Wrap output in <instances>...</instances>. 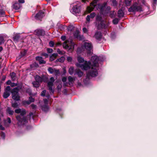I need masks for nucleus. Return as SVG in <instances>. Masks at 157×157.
Wrapping results in <instances>:
<instances>
[{
    "label": "nucleus",
    "instance_id": "nucleus-1",
    "mask_svg": "<svg viewBox=\"0 0 157 157\" xmlns=\"http://www.w3.org/2000/svg\"><path fill=\"white\" fill-rule=\"evenodd\" d=\"M100 58V57L93 56L91 58L90 62L86 61L84 64L77 63L76 65L83 70L90 69L87 73L86 77L87 78L90 79L91 77H94L98 75V71L97 68L98 66V63Z\"/></svg>",
    "mask_w": 157,
    "mask_h": 157
},
{
    "label": "nucleus",
    "instance_id": "nucleus-2",
    "mask_svg": "<svg viewBox=\"0 0 157 157\" xmlns=\"http://www.w3.org/2000/svg\"><path fill=\"white\" fill-rule=\"evenodd\" d=\"M25 110L21 109L20 113V115L16 116V118L17 121V125L19 126L23 125L28 122L27 117L24 116L26 114Z\"/></svg>",
    "mask_w": 157,
    "mask_h": 157
},
{
    "label": "nucleus",
    "instance_id": "nucleus-3",
    "mask_svg": "<svg viewBox=\"0 0 157 157\" xmlns=\"http://www.w3.org/2000/svg\"><path fill=\"white\" fill-rule=\"evenodd\" d=\"M128 11L129 12H135L142 11L141 6L137 3H135L129 8Z\"/></svg>",
    "mask_w": 157,
    "mask_h": 157
},
{
    "label": "nucleus",
    "instance_id": "nucleus-4",
    "mask_svg": "<svg viewBox=\"0 0 157 157\" xmlns=\"http://www.w3.org/2000/svg\"><path fill=\"white\" fill-rule=\"evenodd\" d=\"M21 87L19 86L13 89L11 93L12 94V98L15 100L19 101L20 100V97L18 93V90L21 89Z\"/></svg>",
    "mask_w": 157,
    "mask_h": 157
},
{
    "label": "nucleus",
    "instance_id": "nucleus-5",
    "mask_svg": "<svg viewBox=\"0 0 157 157\" xmlns=\"http://www.w3.org/2000/svg\"><path fill=\"white\" fill-rule=\"evenodd\" d=\"M81 11V5L80 2H77L75 4L71 10V12L74 14L79 13Z\"/></svg>",
    "mask_w": 157,
    "mask_h": 157
},
{
    "label": "nucleus",
    "instance_id": "nucleus-6",
    "mask_svg": "<svg viewBox=\"0 0 157 157\" xmlns=\"http://www.w3.org/2000/svg\"><path fill=\"white\" fill-rule=\"evenodd\" d=\"M74 43L72 40H71L69 42L67 40L63 44V46L64 48L71 51L74 48Z\"/></svg>",
    "mask_w": 157,
    "mask_h": 157
},
{
    "label": "nucleus",
    "instance_id": "nucleus-7",
    "mask_svg": "<svg viewBox=\"0 0 157 157\" xmlns=\"http://www.w3.org/2000/svg\"><path fill=\"white\" fill-rule=\"evenodd\" d=\"M106 3H104L102 5H98V7L100 9L101 13H104V14H108L109 13L110 10V6H107L106 9L105 10L104 12V10L105 8V6L106 5Z\"/></svg>",
    "mask_w": 157,
    "mask_h": 157
},
{
    "label": "nucleus",
    "instance_id": "nucleus-8",
    "mask_svg": "<svg viewBox=\"0 0 157 157\" xmlns=\"http://www.w3.org/2000/svg\"><path fill=\"white\" fill-rule=\"evenodd\" d=\"M83 48L86 49L88 54H90L92 51V46L91 43H85L83 46Z\"/></svg>",
    "mask_w": 157,
    "mask_h": 157
},
{
    "label": "nucleus",
    "instance_id": "nucleus-9",
    "mask_svg": "<svg viewBox=\"0 0 157 157\" xmlns=\"http://www.w3.org/2000/svg\"><path fill=\"white\" fill-rule=\"evenodd\" d=\"M50 81L48 83V86L49 88V90L52 93L54 92V90L53 88V83L55 81L53 77H52L50 78Z\"/></svg>",
    "mask_w": 157,
    "mask_h": 157
},
{
    "label": "nucleus",
    "instance_id": "nucleus-10",
    "mask_svg": "<svg viewBox=\"0 0 157 157\" xmlns=\"http://www.w3.org/2000/svg\"><path fill=\"white\" fill-rule=\"evenodd\" d=\"M44 11H40L35 16V18L37 20H41L44 16Z\"/></svg>",
    "mask_w": 157,
    "mask_h": 157
},
{
    "label": "nucleus",
    "instance_id": "nucleus-11",
    "mask_svg": "<svg viewBox=\"0 0 157 157\" xmlns=\"http://www.w3.org/2000/svg\"><path fill=\"white\" fill-rule=\"evenodd\" d=\"M74 37L77 38L79 40H82L83 39V36L79 35V32L78 30L75 31L74 34Z\"/></svg>",
    "mask_w": 157,
    "mask_h": 157
},
{
    "label": "nucleus",
    "instance_id": "nucleus-12",
    "mask_svg": "<svg viewBox=\"0 0 157 157\" xmlns=\"http://www.w3.org/2000/svg\"><path fill=\"white\" fill-rule=\"evenodd\" d=\"M35 33L38 36H44L45 33V31L41 29H38L35 30Z\"/></svg>",
    "mask_w": 157,
    "mask_h": 157
},
{
    "label": "nucleus",
    "instance_id": "nucleus-13",
    "mask_svg": "<svg viewBox=\"0 0 157 157\" xmlns=\"http://www.w3.org/2000/svg\"><path fill=\"white\" fill-rule=\"evenodd\" d=\"M36 60L39 62L40 64L46 63V61L43 60V58L41 57L38 56L36 57Z\"/></svg>",
    "mask_w": 157,
    "mask_h": 157
},
{
    "label": "nucleus",
    "instance_id": "nucleus-14",
    "mask_svg": "<svg viewBox=\"0 0 157 157\" xmlns=\"http://www.w3.org/2000/svg\"><path fill=\"white\" fill-rule=\"evenodd\" d=\"M21 38V36L20 34H16L13 37V40L15 42H17Z\"/></svg>",
    "mask_w": 157,
    "mask_h": 157
},
{
    "label": "nucleus",
    "instance_id": "nucleus-15",
    "mask_svg": "<svg viewBox=\"0 0 157 157\" xmlns=\"http://www.w3.org/2000/svg\"><path fill=\"white\" fill-rule=\"evenodd\" d=\"M95 13L94 12L91 13L90 15H88L86 17V21L89 23L90 21V18H93L95 16Z\"/></svg>",
    "mask_w": 157,
    "mask_h": 157
},
{
    "label": "nucleus",
    "instance_id": "nucleus-16",
    "mask_svg": "<svg viewBox=\"0 0 157 157\" xmlns=\"http://www.w3.org/2000/svg\"><path fill=\"white\" fill-rule=\"evenodd\" d=\"M102 36L101 33L100 32H97L95 35V37L97 40H100Z\"/></svg>",
    "mask_w": 157,
    "mask_h": 157
},
{
    "label": "nucleus",
    "instance_id": "nucleus-17",
    "mask_svg": "<svg viewBox=\"0 0 157 157\" xmlns=\"http://www.w3.org/2000/svg\"><path fill=\"white\" fill-rule=\"evenodd\" d=\"M21 7V4L18 2L15 3L13 5V8L15 10L19 9Z\"/></svg>",
    "mask_w": 157,
    "mask_h": 157
},
{
    "label": "nucleus",
    "instance_id": "nucleus-18",
    "mask_svg": "<svg viewBox=\"0 0 157 157\" xmlns=\"http://www.w3.org/2000/svg\"><path fill=\"white\" fill-rule=\"evenodd\" d=\"M68 79L69 82V84L71 86H72L75 80V78L69 76L68 77Z\"/></svg>",
    "mask_w": 157,
    "mask_h": 157
},
{
    "label": "nucleus",
    "instance_id": "nucleus-19",
    "mask_svg": "<svg viewBox=\"0 0 157 157\" xmlns=\"http://www.w3.org/2000/svg\"><path fill=\"white\" fill-rule=\"evenodd\" d=\"M57 56V54L53 53L50 57V60L51 61H53L56 58Z\"/></svg>",
    "mask_w": 157,
    "mask_h": 157
},
{
    "label": "nucleus",
    "instance_id": "nucleus-20",
    "mask_svg": "<svg viewBox=\"0 0 157 157\" xmlns=\"http://www.w3.org/2000/svg\"><path fill=\"white\" fill-rule=\"evenodd\" d=\"M100 25L101 27L102 28H106L109 25V24L107 23L106 25H105V23H104L103 21H101L100 22Z\"/></svg>",
    "mask_w": 157,
    "mask_h": 157
},
{
    "label": "nucleus",
    "instance_id": "nucleus-21",
    "mask_svg": "<svg viewBox=\"0 0 157 157\" xmlns=\"http://www.w3.org/2000/svg\"><path fill=\"white\" fill-rule=\"evenodd\" d=\"M36 81L40 83L43 81V79L39 76L36 75L35 78Z\"/></svg>",
    "mask_w": 157,
    "mask_h": 157
},
{
    "label": "nucleus",
    "instance_id": "nucleus-22",
    "mask_svg": "<svg viewBox=\"0 0 157 157\" xmlns=\"http://www.w3.org/2000/svg\"><path fill=\"white\" fill-rule=\"evenodd\" d=\"M42 109L45 112L47 111L49 109L48 106L46 105H44L42 106Z\"/></svg>",
    "mask_w": 157,
    "mask_h": 157
},
{
    "label": "nucleus",
    "instance_id": "nucleus-23",
    "mask_svg": "<svg viewBox=\"0 0 157 157\" xmlns=\"http://www.w3.org/2000/svg\"><path fill=\"white\" fill-rule=\"evenodd\" d=\"M118 17H123L124 15V13L121 10H120L118 12Z\"/></svg>",
    "mask_w": 157,
    "mask_h": 157
},
{
    "label": "nucleus",
    "instance_id": "nucleus-24",
    "mask_svg": "<svg viewBox=\"0 0 157 157\" xmlns=\"http://www.w3.org/2000/svg\"><path fill=\"white\" fill-rule=\"evenodd\" d=\"M10 93L5 91L3 94V97L5 98H6L10 96Z\"/></svg>",
    "mask_w": 157,
    "mask_h": 157
},
{
    "label": "nucleus",
    "instance_id": "nucleus-25",
    "mask_svg": "<svg viewBox=\"0 0 157 157\" xmlns=\"http://www.w3.org/2000/svg\"><path fill=\"white\" fill-rule=\"evenodd\" d=\"M83 73L80 71H77L75 72V75L77 74L79 77H81L83 75Z\"/></svg>",
    "mask_w": 157,
    "mask_h": 157
},
{
    "label": "nucleus",
    "instance_id": "nucleus-26",
    "mask_svg": "<svg viewBox=\"0 0 157 157\" xmlns=\"http://www.w3.org/2000/svg\"><path fill=\"white\" fill-rule=\"evenodd\" d=\"M10 75L13 81H14L16 79V74L14 72H13L10 73Z\"/></svg>",
    "mask_w": 157,
    "mask_h": 157
},
{
    "label": "nucleus",
    "instance_id": "nucleus-27",
    "mask_svg": "<svg viewBox=\"0 0 157 157\" xmlns=\"http://www.w3.org/2000/svg\"><path fill=\"white\" fill-rule=\"evenodd\" d=\"M6 111H7V112L10 115H13V112H14L13 111L11 110V108L10 107L7 108V110H6Z\"/></svg>",
    "mask_w": 157,
    "mask_h": 157
},
{
    "label": "nucleus",
    "instance_id": "nucleus-28",
    "mask_svg": "<svg viewBox=\"0 0 157 157\" xmlns=\"http://www.w3.org/2000/svg\"><path fill=\"white\" fill-rule=\"evenodd\" d=\"M65 60V58L63 57H62L59 59H57L56 61V62H60L61 63L63 62Z\"/></svg>",
    "mask_w": 157,
    "mask_h": 157
},
{
    "label": "nucleus",
    "instance_id": "nucleus-29",
    "mask_svg": "<svg viewBox=\"0 0 157 157\" xmlns=\"http://www.w3.org/2000/svg\"><path fill=\"white\" fill-rule=\"evenodd\" d=\"M40 83L39 82L36 81H34L33 82V84L34 87L36 88L38 87L40 85Z\"/></svg>",
    "mask_w": 157,
    "mask_h": 157
},
{
    "label": "nucleus",
    "instance_id": "nucleus-30",
    "mask_svg": "<svg viewBox=\"0 0 157 157\" xmlns=\"http://www.w3.org/2000/svg\"><path fill=\"white\" fill-rule=\"evenodd\" d=\"M77 60L78 62L80 63H83L84 61V58L81 57L80 56H78V57Z\"/></svg>",
    "mask_w": 157,
    "mask_h": 157
},
{
    "label": "nucleus",
    "instance_id": "nucleus-31",
    "mask_svg": "<svg viewBox=\"0 0 157 157\" xmlns=\"http://www.w3.org/2000/svg\"><path fill=\"white\" fill-rule=\"evenodd\" d=\"M74 69V68L73 67H71L69 68L68 70V72L71 75H72L73 74Z\"/></svg>",
    "mask_w": 157,
    "mask_h": 157
},
{
    "label": "nucleus",
    "instance_id": "nucleus-32",
    "mask_svg": "<svg viewBox=\"0 0 157 157\" xmlns=\"http://www.w3.org/2000/svg\"><path fill=\"white\" fill-rule=\"evenodd\" d=\"M58 27L61 30H63L65 28L66 26L61 24H58L57 25Z\"/></svg>",
    "mask_w": 157,
    "mask_h": 157
},
{
    "label": "nucleus",
    "instance_id": "nucleus-33",
    "mask_svg": "<svg viewBox=\"0 0 157 157\" xmlns=\"http://www.w3.org/2000/svg\"><path fill=\"white\" fill-rule=\"evenodd\" d=\"M55 69V68H53L51 67H49L48 69V71L51 74H53L54 73Z\"/></svg>",
    "mask_w": 157,
    "mask_h": 157
},
{
    "label": "nucleus",
    "instance_id": "nucleus-34",
    "mask_svg": "<svg viewBox=\"0 0 157 157\" xmlns=\"http://www.w3.org/2000/svg\"><path fill=\"white\" fill-rule=\"evenodd\" d=\"M5 11L0 9V17H4L5 16Z\"/></svg>",
    "mask_w": 157,
    "mask_h": 157
},
{
    "label": "nucleus",
    "instance_id": "nucleus-35",
    "mask_svg": "<svg viewBox=\"0 0 157 157\" xmlns=\"http://www.w3.org/2000/svg\"><path fill=\"white\" fill-rule=\"evenodd\" d=\"M131 0H125V3L127 6H128L131 4Z\"/></svg>",
    "mask_w": 157,
    "mask_h": 157
},
{
    "label": "nucleus",
    "instance_id": "nucleus-36",
    "mask_svg": "<svg viewBox=\"0 0 157 157\" xmlns=\"http://www.w3.org/2000/svg\"><path fill=\"white\" fill-rule=\"evenodd\" d=\"M115 11H110L109 13V16L111 17H113L114 16Z\"/></svg>",
    "mask_w": 157,
    "mask_h": 157
},
{
    "label": "nucleus",
    "instance_id": "nucleus-37",
    "mask_svg": "<svg viewBox=\"0 0 157 157\" xmlns=\"http://www.w3.org/2000/svg\"><path fill=\"white\" fill-rule=\"evenodd\" d=\"M111 2L113 6H115L117 5V3L116 0H111Z\"/></svg>",
    "mask_w": 157,
    "mask_h": 157
},
{
    "label": "nucleus",
    "instance_id": "nucleus-38",
    "mask_svg": "<svg viewBox=\"0 0 157 157\" xmlns=\"http://www.w3.org/2000/svg\"><path fill=\"white\" fill-rule=\"evenodd\" d=\"M119 20L117 18H116L113 21V22L114 24H117L118 23Z\"/></svg>",
    "mask_w": 157,
    "mask_h": 157
},
{
    "label": "nucleus",
    "instance_id": "nucleus-39",
    "mask_svg": "<svg viewBox=\"0 0 157 157\" xmlns=\"http://www.w3.org/2000/svg\"><path fill=\"white\" fill-rule=\"evenodd\" d=\"M18 106V103L16 102L14 103H12V107L14 108H16Z\"/></svg>",
    "mask_w": 157,
    "mask_h": 157
},
{
    "label": "nucleus",
    "instance_id": "nucleus-40",
    "mask_svg": "<svg viewBox=\"0 0 157 157\" xmlns=\"http://www.w3.org/2000/svg\"><path fill=\"white\" fill-rule=\"evenodd\" d=\"M31 103L29 100L24 101H23V103L24 105H29Z\"/></svg>",
    "mask_w": 157,
    "mask_h": 157
},
{
    "label": "nucleus",
    "instance_id": "nucleus-41",
    "mask_svg": "<svg viewBox=\"0 0 157 157\" xmlns=\"http://www.w3.org/2000/svg\"><path fill=\"white\" fill-rule=\"evenodd\" d=\"M5 91L7 92H9L10 93L11 89H10V86H7L6 87V88L5 90Z\"/></svg>",
    "mask_w": 157,
    "mask_h": 157
},
{
    "label": "nucleus",
    "instance_id": "nucleus-42",
    "mask_svg": "<svg viewBox=\"0 0 157 157\" xmlns=\"http://www.w3.org/2000/svg\"><path fill=\"white\" fill-rule=\"evenodd\" d=\"M4 38L2 36H0V44H2L4 43Z\"/></svg>",
    "mask_w": 157,
    "mask_h": 157
},
{
    "label": "nucleus",
    "instance_id": "nucleus-43",
    "mask_svg": "<svg viewBox=\"0 0 157 157\" xmlns=\"http://www.w3.org/2000/svg\"><path fill=\"white\" fill-rule=\"evenodd\" d=\"M55 75H57L59 74V70H57L55 69V71H54V73Z\"/></svg>",
    "mask_w": 157,
    "mask_h": 157
},
{
    "label": "nucleus",
    "instance_id": "nucleus-44",
    "mask_svg": "<svg viewBox=\"0 0 157 157\" xmlns=\"http://www.w3.org/2000/svg\"><path fill=\"white\" fill-rule=\"evenodd\" d=\"M74 27L73 26H69L67 27V30L68 31H71L73 30Z\"/></svg>",
    "mask_w": 157,
    "mask_h": 157
},
{
    "label": "nucleus",
    "instance_id": "nucleus-45",
    "mask_svg": "<svg viewBox=\"0 0 157 157\" xmlns=\"http://www.w3.org/2000/svg\"><path fill=\"white\" fill-rule=\"evenodd\" d=\"M47 52L49 53H52L53 52V49L52 48H47Z\"/></svg>",
    "mask_w": 157,
    "mask_h": 157
},
{
    "label": "nucleus",
    "instance_id": "nucleus-46",
    "mask_svg": "<svg viewBox=\"0 0 157 157\" xmlns=\"http://www.w3.org/2000/svg\"><path fill=\"white\" fill-rule=\"evenodd\" d=\"M49 44L50 47H52L54 46V43L53 41H51L49 42Z\"/></svg>",
    "mask_w": 157,
    "mask_h": 157
},
{
    "label": "nucleus",
    "instance_id": "nucleus-47",
    "mask_svg": "<svg viewBox=\"0 0 157 157\" xmlns=\"http://www.w3.org/2000/svg\"><path fill=\"white\" fill-rule=\"evenodd\" d=\"M96 20L97 21H101V17L99 15H97L96 17Z\"/></svg>",
    "mask_w": 157,
    "mask_h": 157
},
{
    "label": "nucleus",
    "instance_id": "nucleus-48",
    "mask_svg": "<svg viewBox=\"0 0 157 157\" xmlns=\"http://www.w3.org/2000/svg\"><path fill=\"white\" fill-rule=\"evenodd\" d=\"M46 93V90H44L42 91L41 93V95L42 96H44L45 95V94Z\"/></svg>",
    "mask_w": 157,
    "mask_h": 157
},
{
    "label": "nucleus",
    "instance_id": "nucleus-49",
    "mask_svg": "<svg viewBox=\"0 0 157 157\" xmlns=\"http://www.w3.org/2000/svg\"><path fill=\"white\" fill-rule=\"evenodd\" d=\"M21 109H16L15 110V112L16 113H20L21 112Z\"/></svg>",
    "mask_w": 157,
    "mask_h": 157
},
{
    "label": "nucleus",
    "instance_id": "nucleus-50",
    "mask_svg": "<svg viewBox=\"0 0 157 157\" xmlns=\"http://www.w3.org/2000/svg\"><path fill=\"white\" fill-rule=\"evenodd\" d=\"M29 99L30 102H33L34 101V99L32 97H30L29 98Z\"/></svg>",
    "mask_w": 157,
    "mask_h": 157
},
{
    "label": "nucleus",
    "instance_id": "nucleus-51",
    "mask_svg": "<svg viewBox=\"0 0 157 157\" xmlns=\"http://www.w3.org/2000/svg\"><path fill=\"white\" fill-rule=\"evenodd\" d=\"M57 51L58 53L60 54L63 55V52L62 51H60L59 49H57Z\"/></svg>",
    "mask_w": 157,
    "mask_h": 157
},
{
    "label": "nucleus",
    "instance_id": "nucleus-52",
    "mask_svg": "<svg viewBox=\"0 0 157 157\" xmlns=\"http://www.w3.org/2000/svg\"><path fill=\"white\" fill-rule=\"evenodd\" d=\"M67 60L69 62H71L72 60V58L71 57H68L67 58Z\"/></svg>",
    "mask_w": 157,
    "mask_h": 157
},
{
    "label": "nucleus",
    "instance_id": "nucleus-53",
    "mask_svg": "<svg viewBox=\"0 0 157 157\" xmlns=\"http://www.w3.org/2000/svg\"><path fill=\"white\" fill-rule=\"evenodd\" d=\"M26 53V52L25 51H24L23 52H21V57L24 56Z\"/></svg>",
    "mask_w": 157,
    "mask_h": 157
},
{
    "label": "nucleus",
    "instance_id": "nucleus-54",
    "mask_svg": "<svg viewBox=\"0 0 157 157\" xmlns=\"http://www.w3.org/2000/svg\"><path fill=\"white\" fill-rule=\"evenodd\" d=\"M31 106L32 109H36V105H34V104H32L31 105Z\"/></svg>",
    "mask_w": 157,
    "mask_h": 157
},
{
    "label": "nucleus",
    "instance_id": "nucleus-55",
    "mask_svg": "<svg viewBox=\"0 0 157 157\" xmlns=\"http://www.w3.org/2000/svg\"><path fill=\"white\" fill-rule=\"evenodd\" d=\"M82 30L84 33H86L88 32L87 29L85 27H84L83 28Z\"/></svg>",
    "mask_w": 157,
    "mask_h": 157
},
{
    "label": "nucleus",
    "instance_id": "nucleus-56",
    "mask_svg": "<svg viewBox=\"0 0 157 157\" xmlns=\"http://www.w3.org/2000/svg\"><path fill=\"white\" fill-rule=\"evenodd\" d=\"M17 84L15 83H12L11 84V86L12 87H14L17 86Z\"/></svg>",
    "mask_w": 157,
    "mask_h": 157
},
{
    "label": "nucleus",
    "instance_id": "nucleus-57",
    "mask_svg": "<svg viewBox=\"0 0 157 157\" xmlns=\"http://www.w3.org/2000/svg\"><path fill=\"white\" fill-rule=\"evenodd\" d=\"M41 55L43 56H45V57H47L48 56V55L46 53H42L41 54Z\"/></svg>",
    "mask_w": 157,
    "mask_h": 157
},
{
    "label": "nucleus",
    "instance_id": "nucleus-58",
    "mask_svg": "<svg viewBox=\"0 0 157 157\" xmlns=\"http://www.w3.org/2000/svg\"><path fill=\"white\" fill-rule=\"evenodd\" d=\"M61 40L63 41L65 40L66 39V36H61Z\"/></svg>",
    "mask_w": 157,
    "mask_h": 157
},
{
    "label": "nucleus",
    "instance_id": "nucleus-59",
    "mask_svg": "<svg viewBox=\"0 0 157 157\" xmlns=\"http://www.w3.org/2000/svg\"><path fill=\"white\" fill-rule=\"evenodd\" d=\"M1 137L3 139H4L5 137V134L4 133H2L1 135Z\"/></svg>",
    "mask_w": 157,
    "mask_h": 157
},
{
    "label": "nucleus",
    "instance_id": "nucleus-60",
    "mask_svg": "<svg viewBox=\"0 0 157 157\" xmlns=\"http://www.w3.org/2000/svg\"><path fill=\"white\" fill-rule=\"evenodd\" d=\"M7 120L8 121V122L10 124L11 122V120L10 118V117H8L7 119Z\"/></svg>",
    "mask_w": 157,
    "mask_h": 157
},
{
    "label": "nucleus",
    "instance_id": "nucleus-61",
    "mask_svg": "<svg viewBox=\"0 0 157 157\" xmlns=\"http://www.w3.org/2000/svg\"><path fill=\"white\" fill-rule=\"evenodd\" d=\"M44 103L45 105H47L48 103V100L47 99H45L44 100Z\"/></svg>",
    "mask_w": 157,
    "mask_h": 157
},
{
    "label": "nucleus",
    "instance_id": "nucleus-62",
    "mask_svg": "<svg viewBox=\"0 0 157 157\" xmlns=\"http://www.w3.org/2000/svg\"><path fill=\"white\" fill-rule=\"evenodd\" d=\"M18 2L19 3H23L25 2V0H18Z\"/></svg>",
    "mask_w": 157,
    "mask_h": 157
},
{
    "label": "nucleus",
    "instance_id": "nucleus-63",
    "mask_svg": "<svg viewBox=\"0 0 157 157\" xmlns=\"http://www.w3.org/2000/svg\"><path fill=\"white\" fill-rule=\"evenodd\" d=\"M66 78L65 77L63 78L62 79V81L63 82H65L66 81Z\"/></svg>",
    "mask_w": 157,
    "mask_h": 157
},
{
    "label": "nucleus",
    "instance_id": "nucleus-64",
    "mask_svg": "<svg viewBox=\"0 0 157 157\" xmlns=\"http://www.w3.org/2000/svg\"><path fill=\"white\" fill-rule=\"evenodd\" d=\"M0 129L2 130H5V128L3 127L2 125H0Z\"/></svg>",
    "mask_w": 157,
    "mask_h": 157
}]
</instances>
